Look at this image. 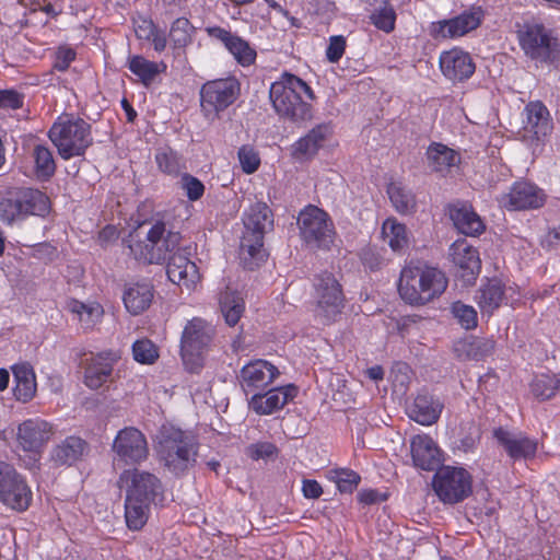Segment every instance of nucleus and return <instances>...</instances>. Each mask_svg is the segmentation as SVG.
Returning a JSON list of instances; mask_svg holds the SVG:
<instances>
[{
  "label": "nucleus",
  "instance_id": "f257e3e1",
  "mask_svg": "<svg viewBox=\"0 0 560 560\" xmlns=\"http://www.w3.org/2000/svg\"><path fill=\"white\" fill-rule=\"evenodd\" d=\"M269 100L279 118L293 124L304 122L313 116V89L300 77L283 71L270 84Z\"/></svg>",
  "mask_w": 560,
  "mask_h": 560
},
{
  "label": "nucleus",
  "instance_id": "f03ea898",
  "mask_svg": "<svg viewBox=\"0 0 560 560\" xmlns=\"http://www.w3.org/2000/svg\"><path fill=\"white\" fill-rule=\"evenodd\" d=\"M155 453L159 462L176 477L185 476L198 458L197 438L173 424H163L156 435Z\"/></svg>",
  "mask_w": 560,
  "mask_h": 560
},
{
  "label": "nucleus",
  "instance_id": "7ed1b4c3",
  "mask_svg": "<svg viewBox=\"0 0 560 560\" xmlns=\"http://www.w3.org/2000/svg\"><path fill=\"white\" fill-rule=\"evenodd\" d=\"M447 284L441 269L423 264L409 265L401 270L398 292L410 305H425L441 296Z\"/></svg>",
  "mask_w": 560,
  "mask_h": 560
},
{
  "label": "nucleus",
  "instance_id": "20e7f679",
  "mask_svg": "<svg viewBox=\"0 0 560 560\" xmlns=\"http://www.w3.org/2000/svg\"><path fill=\"white\" fill-rule=\"evenodd\" d=\"M244 232L241 240V252L244 267L254 270L267 257L264 238L268 230L273 228V215L265 202L252 205L243 214Z\"/></svg>",
  "mask_w": 560,
  "mask_h": 560
},
{
  "label": "nucleus",
  "instance_id": "39448f33",
  "mask_svg": "<svg viewBox=\"0 0 560 560\" xmlns=\"http://www.w3.org/2000/svg\"><path fill=\"white\" fill-rule=\"evenodd\" d=\"M182 234L166 230L163 220H156L144 240L131 238L128 245L133 258L145 265H163L184 247L180 246Z\"/></svg>",
  "mask_w": 560,
  "mask_h": 560
},
{
  "label": "nucleus",
  "instance_id": "423d86ee",
  "mask_svg": "<svg viewBox=\"0 0 560 560\" xmlns=\"http://www.w3.org/2000/svg\"><path fill=\"white\" fill-rule=\"evenodd\" d=\"M48 138L65 161L84 155L93 143L92 127L71 114L60 115L48 130Z\"/></svg>",
  "mask_w": 560,
  "mask_h": 560
},
{
  "label": "nucleus",
  "instance_id": "0eeeda50",
  "mask_svg": "<svg viewBox=\"0 0 560 560\" xmlns=\"http://www.w3.org/2000/svg\"><path fill=\"white\" fill-rule=\"evenodd\" d=\"M516 37L524 55L536 63H552L559 56V40L555 32L537 21L516 25Z\"/></svg>",
  "mask_w": 560,
  "mask_h": 560
},
{
  "label": "nucleus",
  "instance_id": "6e6552de",
  "mask_svg": "<svg viewBox=\"0 0 560 560\" xmlns=\"http://www.w3.org/2000/svg\"><path fill=\"white\" fill-rule=\"evenodd\" d=\"M299 235L303 244L312 249H329L336 232L326 211L308 205L298 215Z\"/></svg>",
  "mask_w": 560,
  "mask_h": 560
},
{
  "label": "nucleus",
  "instance_id": "1a4fd4ad",
  "mask_svg": "<svg viewBox=\"0 0 560 560\" xmlns=\"http://www.w3.org/2000/svg\"><path fill=\"white\" fill-rule=\"evenodd\" d=\"M200 108L208 119L233 105L241 95V82L234 75L208 80L200 88Z\"/></svg>",
  "mask_w": 560,
  "mask_h": 560
},
{
  "label": "nucleus",
  "instance_id": "9d476101",
  "mask_svg": "<svg viewBox=\"0 0 560 560\" xmlns=\"http://www.w3.org/2000/svg\"><path fill=\"white\" fill-rule=\"evenodd\" d=\"M314 315L324 325L337 319L345 307V295L339 281L329 272L317 276L314 283Z\"/></svg>",
  "mask_w": 560,
  "mask_h": 560
},
{
  "label": "nucleus",
  "instance_id": "9b49d317",
  "mask_svg": "<svg viewBox=\"0 0 560 560\" xmlns=\"http://www.w3.org/2000/svg\"><path fill=\"white\" fill-rule=\"evenodd\" d=\"M215 336V328L201 317H194L185 325L180 337V355L188 364L202 366L201 355L208 351Z\"/></svg>",
  "mask_w": 560,
  "mask_h": 560
},
{
  "label": "nucleus",
  "instance_id": "f8f14e48",
  "mask_svg": "<svg viewBox=\"0 0 560 560\" xmlns=\"http://www.w3.org/2000/svg\"><path fill=\"white\" fill-rule=\"evenodd\" d=\"M433 489L439 499L448 504L465 500L472 491V479L464 468L446 466L433 477Z\"/></svg>",
  "mask_w": 560,
  "mask_h": 560
},
{
  "label": "nucleus",
  "instance_id": "ddd939ff",
  "mask_svg": "<svg viewBox=\"0 0 560 560\" xmlns=\"http://www.w3.org/2000/svg\"><path fill=\"white\" fill-rule=\"evenodd\" d=\"M118 482L125 488L126 493L141 499V501L155 503L163 499V483L161 479L145 470L138 468L125 469Z\"/></svg>",
  "mask_w": 560,
  "mask_h": 560
},
{
  "label": "nucleus",
  "instance_id": "4468645a",
  "mask_svg": "<svg viewBox=\"0 0 560 560\" xmlns=\"http://www.w3.org/2000/svg\"><path fill=\"white\" fill-rule=\"evenodd\" d=\"M522 138L530 147L542 143L553 129L547 106L540 101L529 102L523 112Z\"/></svg>",
  "mask_w": 560,
  "mask_h": 560
},
{
  "label": "nucleus",
  "instance_id": "2eb2a0df",
  "mask_svg": "<svg viewBox=\"0 0 560 560\" xmlns=\"http://www.w3.org/2000/svg\"><path fill=\"white\" fill-rule=\"evenodd\" d=\"M113 452L126 465H137L148 459L149 446L145 435L135 427L119 430L113 441Z\"/></svg>",
  "mask_w": 560,
  "mask_h": 560
},
{
  "label": "nucleus",
  "instance_id": "dca6fc26",
  "mask_svg": "<svg viewBox=\"0 0 560 560\" xmlns=\"http://www.w3.org/2000/svg\"><path fill=\"white\" fill-rule=\"evenodd\" d=\"M280 376L279 369L264 359L250 360L240 371L238 382L246 395L265 392Z\"/></svg>",
  "mask_w": 560,
  "mask_h": 560
},
{
  "label": "nucleus",
  "instance_id": "f3484780",
  "mask_svg": "<svg viewBox=\"0 0 560 560\" xmlns=\"http://www.w3.org/2000/svg\"><path fill=\"white\" fill-rule=\"evenodd\" d=\"M55 434L54 425L39 417L24 420L18 425L16 444L24 452L39 455Z\"/></svg>",
  "mask_w": 560,
  "mask_h": 560
},
{
  "label": "nucleus",
  "instance_id": "a211bd4d",
  "mask_svg": "<svg viewBox=\"0 0 560 560\" xmlns=\"http://www.w3.org/2000/svg\"><path fill=\"white\" fill-rule=\"evenodd\" d=\"M483 11L480 7H470L460 14L440 20L431 24V35L435 39L462 37L476 30L482 22Z\"/></svg>",
  "mask_w": 560,
  "mask_h": 560
},
{
  "label": "nucleus",
  "instance_id": "6ab92c4d",
  "mask_svg": "<svg viewBox=\"0 0 560 560\" xmlns=\"http://www.w3.org/2000/svg\"><path fill=\"white\" fill-rule=\"evenodd\" d=\"M207 35L219 40L224 48L232 55L236 63L243 68H248L255 65L257 59V51L249 42L232 33L221 26H208L205 28Z\"/></svg>",
  "mask_w": 560,
  "mask_h": 560
},
{
  "label": "nucleus",
  "instance_id": "aec40b11",
  "mask_svg": "<svg viewBox=\"0 0 560 560\" xmlns=\"http://www.w3.org/2000/svg\"><path fill=\"white\" fill-rule=\"evenodd\" d=\"M455 273L465 284H472L481 269L478 250L465 238L455 241L448 250Z\"/></svg>",
  "mask_w": 560,
  "mask_h": 560
},
{
  "label": "nucleus",
  "instance_id": "412c9836",
  "mask_svg": "<svg viewBox=\"0 0 560 560\" xmlns=\"http://www.w3.org/2000/svg\"><path fill=\"white\" fill-rule=\"evenodd\" d=\"M299 393L294 384L268 387L248 399V407L259 416L272 415L292 401Z\"/></svg>",
  "mask_w": 560,
  "mask_h": 560
},
{
  "label": "nucleus",
  "instance_id": "4be33fe9",
  "mask_svg": "<svg viewBox=\"0 0 560 560\" xmlns=\"http://www.w3.org/2000/svg\"><path fill=\"white\" fill-rule=\"evenodd\" d=\"M119 359V353L114 350H104L85 359L83 380L85 386L96 390L112 381L114 366Z\"/></svg>",
  "mask_w": 560,
  "mask_h": 560
},
{
  "label": "nucleus",
  "instance_id": "5701e85b",
  "mask_svg": "<svg viewBox=\"0 0 560 560\" xmlns=\"http://www.w3.org/2000/svg\"><path fill=\"white\" fill-rule=\"evenodd\" d=\"M499 201L502 207L512 211L538 209L544 206L546 195L534 184L516 182L508 194L501 196Z\"/></svg>",
  "mask_w": 560,
  "mask_h": 560
},
{
  "label": "nucleus",
  "instance_id": "b1692460",
  "mask_svg": "<svg viewBox=\"0 0 560 560\" xmlns=\"http://www.w3.org/2000/svg\"><path fill=\"white\" fill-rule=\"evenodd\" d=\"M189 252L183 248L176 253L166 265V275L170 281L192 290L200 282L201 276L197 265L189 259Z\"/></svg>",
  "mask_w": 560,
  "mask_h": 560
},
{
  "label": "nucleus",
  "instance_id": "393cba45",
  "mask_svg": "<svg viewBox=\"0 0 560 560\" xmlns=\"http://www.w3.org/2000/svg\"><path fill=\"white\" fill-rule=\"evenodd\" d=\"M329 124H318L291 145L292 159L303 162L312 160L331 136Z\"/></svg>",
  "mask_w": 560,
  "mask_h": 560
},
{
  "label": "nucleus",
  "instance_id": "a878e982",
  "mask_svg": "<svg viewBox=\"0 0 560 560\" xmlns=\"http://www.w3.org/2000/svg\"><path fill=\"white\" fill-rule=\"evenodd\" d=\"M440 68L448 80L462 82L474 74L476 66L468 52L453 48L441 54Z\"/></svg>",
  "mask_w": 560,
  "mask_h": 560
},
{
  "label": "nucleus",
  "instance_id": "bb28decb",
  "mask_svg": "<svg viewBox=\"0 0 560 560\" xmlns=\"http://www.w3.org/2000/svg\"><path fill=\"white\" fill-rule=\"evenodd\" d=\"M413 465L422 470H435L442 463L441 451L429 435H416L410 441Z\"/></svg>",
  "mask_w": 560,
  "mask_h": 560
},
{
  "label": "nucleus",
  "instance_id": "cd10ccee",
  "mask_svg": "<svg viewBox=\"0 0 560 560\" xmlns=\"http://www.w3.org/2000/svg\"><path fill=\"white\" fill-rule=\"evenodd\" d=\"M154 293V287L148 280L126 283L122 294L125 308L135 316L142 314L152 304Z\"/></svg>",
  "mask_w": 560,
  "mask_h": 560
},
{
  "label": "nucleus",
  "instance_id": "c85d7f7f",
  "mask_svg": "<svg viewBox=\"0 0 560 560\" xmlns=\"http://www.w3.org/2000/svg\"><path fill=\"white\" fill-rule=\"evenodd\" d=\"M493 435L514 460L533 458L537 452V441L522 434L499 428L494 430Z\"/></svg>",
  "mask_w": 560,
  "mask_h": 560
},
{
  "label": "nucleus",
  "instance_id": "c756f323",
  "mask_svg": "<svg viewBox=\"0 0 560 560\" xmlns=\"http://www.w3.org/2000/svg\"><path fill=\"white\" fill-rule=\"evenodd\" d=\"M450 218L457 231L464 235L477 236L486 225L480 215L468 203L457 202L450 207Z\"/></svg>",
  "mask_w": 560,
  "mask_h": 560
},
{
  "label": "nucleus",
  "instance_id": "7c9ffc66",
  "mask_svg": "<svg viewBox=\"0 0 560 560\" xmlns=\"http://www.w3.org/2000/svg\"><path fill=\"white\" fill-rule=\"evenodd\" d=\"M13 374V396L18 401H31L37 390L36 374L28 362H19L11 366Z\"/></svg>",
  "mask_w": 560,
  "mask_h": 560
},
{
  "label": "nucleus",
  "instance_id": "2f4dec72",
  "mask_svg": "<svg viewBox=\"0 0 560 560\" xmlns=\"http://www.w3.org/2000/svg\"><path fill=\"white\" fill-rule=\"evenodd\" d=\"M135 35L139 40L149 43L156 54L167 48L166 32L147 15L138 14L131 19Z\"/></svg>",
  "mask_w": 560,
  "mask_h": 560
},
{
  "label": "nucleus",
  "instance_id": "473e14b6",
  "mask_svg": "<svg viewBox=\"0 0 560 560\" xmlns=\"http://www.w3.org/2000/svg\"><path fill=\"white\" fill-rule=\"evenodd\" d=\"M32 501V491L26 480L18 472L0 492V502L18 512L26 511Z\"/></svg>",
  "mask_w": 560,
  "mask_h": 560
},
{
  "label": "nucleus",
  "instance_id": "72a5a7b5",
  "mask_svg": "<svg viewBox=\"0 0 560 560\" xmlns=\"http://www.w3.org/2000/svg\"><path fill=\"white\" fill-rule=\"evenodd\" d=\"M443 404L430 394H419L408 408V416L422 425L435 423L443 410Z\"/></svg>",
  "mask_w": 560,
  "mask_h": 560
},
{
  "label": "nucleus",
  "instance_id": "f704fd0d",
  "mask_svg": "<svg viewBox=\"0 0 560 560\" xmlns=\"http://www.w3.org/2000/svg\"><path fill=\"white\" fill-rule=\"evenodd\" d=\"M197 28L186 16H179L170 24L167 36V46L174 55L184 52L188 46L194 43Z\"/></svg>",
  "mask_w": 560,
  "mask_h": 560
},
{
  "label": "nucleus",
  "instance_id": "c9c22d12",
  "mask_svg": "<svg viewBox=\"0 0 560 560\" xmlns=\"http://www.w3.org/2000/svg\"><path fill=\"white\" fill-rule=\"evenodd\" d=\"M88 443L80 436L71 435L57 444L51 451V458L57 465L71 466L88 452Z\"/></svg>",
  "mask_w": 560,
  "mask_h": 560
},
{
  "label": "nucleus",
  "instance_id": "e433bc0d",
  "mask_svg": "<svg viewBox=\"0 0 560 560\" xmlns=\"http://www.w3.org/2000/svg\"><path fill=\"white\" fill-rule=\"evenodd\" d=\"M126 67L144 86H150L155 78L167 69L164 61H151L142 55H130Z\"/></svg>",
  "mask_w": 560,
  "mask_h": 560
},
{
  "label": "nucleus",
  "instance_id": "4c0bfd02",
  "mask_svg": "<svg viewBox=\"0 0 560 560\" xmlns=\"http://www.w3.org/2000/svg\"><path fill=\"white\" fill-rule=\"evenodd\" d=\"M504 284L500 279H488L478 289L475 300L482 314H492L504 300Z\"/></svg>",
  "mask_w": 560,
  "mask_h": 560
},
{
  "label": "nucleus",
  "instance_id": "58836bf2",
  "mask_svg": "<svg viewBox=\"0 0 560 560\" xmlns=\"http://www.w3.org/2000/svg\"><path fill=\"white\" fill-rule=\"evenodd\" d=\"M427 160L432 172L445 174L459 162V156L453 149L434 142L427 150Z\"/></svg>",
  "mask_w": 560,
  "mask_h": 560
},
{
  "label": "nucleus",
  "instance_id": "ea45409f",
  "mask_svg": "<svg viewBox=\"0 0 560 560\" xmlns=\"http://www.w3.org/2000/svg\"><path fill=\"white\" fill-rule=\"evenodd\" d=\"M67 308L77 316L84 329H92L101 322L104 315V308L98 302L83 303L79 300L71 299L67 303Z\"/></svg>",
  "mask_w": 560,
  "mask_h": 560
},
{
  "label": "nucleus",
  "instance_id": "a19ab883",
  "mask_svg": "<svg viewBox=\"0 0 560 560\" xmlns=\"http://www.w3.org/2000/svg\"><path fill=\"white\" fill-rule=\"evenodd\" d=\"M19 192L27 218L31 215L45 218L49 214L51 202L44 191L36 188H19Z\"/></svg>",
  "mask_w": 560,
  "mask_h": 560
},
{
  "label": "nucleus",
  "instance_id": "79ce46f5",
  "mask_svg": "<svg viewBox=\"0 0 560 560\" xmlns=\"http://www.w3.org/2000/svg\"><path fill=\"white\" fill-rule=\"evenodd\" d=\"M151 504L126 493L125 518L129 529L140 530L147 524Z\"/></svg>",
  "mask_w": 560,
  "mask_h": 560
},
{
  "label": "nucleus",
  "instance_id": "37998d69",
  "mask_svg": "<svg viewBox=\"0 0 560 560\" xmlns=\"http://www.w3.org/2000/svg\"><path fill=\"white\" fill-rule=\"evenodd\" d=\"M387 194L393 207L401 214H409L416 211V196L402 183L392 182L387 187Z\"/></svg>",
  "mask_w": 560,
  "mask_h": 560
},
{
  "label": "nucleus",
  "instance_id": "c03bdc74",
  "mask_svg": "<svg viewBox=\"0 0 560 560\" xmlns=\"http://www.w3.org/2000/svg\"><path fill=\"white\" fill-rule=\"evenodd\" d=\"M34 174L37 179L49 180L56 173V162L51 150L44 144H36L32 152Z\"/></svg>",
  "mask_w": 560,
  "mask_h": 560
},
{
  "label": "nucleus",
  "instance_id": "a18cd8bd",
  "mask_svg": "<svg viewBox=\"0 0 560 560\" xmlns=\"http://www.w3.org/2000/svg\"><path fill=\"white\" fill-rule=\"evenodd\" d=\"M27 212L16 189L0 200V221L7 225H13L16 222L24 221Z\"/></svg>",
  "mask_w": 560,
  "mask_h": 560
},
{
  "label": "nucleus",
  "instance_id": "49530a36",
  "mask_svg": "<svg viewBox=\"0 0 560 560\" xmlns=\"http://www.w3.org/2000/svg\"><path fill=\"white\" fill-rule=\"evenodd\" d=\"M382 234L394 252H402L409 246V235L405 224L396 219H386L382 226Z\"/></svg>",
  "mask_w": 560,
  "mask_h": 560
},
{
  "label": "nucleus",
  "instance_id": "de8ad7c7",
  "mask_svg": "<svg viewBox=\"0 0 560 560\" xmlns=\"http://www.w3.org/2000/svg\"><path fill=\"white\" fill-rule=\"evenodd\" d=\"M220 308L225 323L235 326L245 311V302L236 292H224L220 299Z\"/></svg>",
  "mask_w": 560,
  "mask_h": 560
},
{
  "label": "nucleus",
  "instance_id": "09e8293b",
  "mask_svg": "<svg viewBox=\"0 0 560 560\" xmlns=\"http://www.w3.org/2000/svg\"><path fill=\"white\" fill-rule=\"evenodd\" d=\"M155 163L162 173L173 177L186 168L183 156L170 147L156 151Z\"/></svg>",
  "mask_w": 560,
  "mask_h": 560
},
{
  "label": "nucleus",
  "instance_id": "8fccbe9b",
  "mask_svg": "<svg viewBox=\"0 0 560 560\" xmlns=\"http://www.w3.org/2000/svg\"><path fill=\"white\" fill-rule=\"evenodd\" d=\"M396 12L387 0H382V5L375 9L369 16L370 22L380 31L389 34L395 30Z\"/></svg>",
  "mask_w": 560,
  "mask_h": 560
},
{
  "label": "nucleus",
  "instance_id": "3c124183",
  "mask_svg": "<svg viewBox=\"0 0 560 560\" xmlns=\"http://www.w3.org/2000/svg\"><path fill=\"white\" fill-rule=\"evenodd\" d=\"M559 386L560 381L548 374L536 375L530 384L532 393L541 400L555 396Z\"/></svg>",
  "mask_w": 560,
  "mask_h": 560
},
{
  "label": "nucleus",
  "instance_id": "603ef678",
  "mask_svg": "<svg viewBox=\"0 0 560 560\" xmlns=\"http://www.w3.org/2000/svg\"><path fill=\"white\" fill-rule=\"evenodd\" d=\"M132 357L138 363L153 364L159 359V350L150 339L142 338L133 342Z\"/></svg>",
  "mask_w": 560,
  "mask_h": 560
},
{
  "label": "nucleus",
  "instance_id": "864d4df0",
  "mask_svg": "<svg viewBox=\"0 0 560 560\" xmlns=\"http://www.w3.org/2000/svg\"><path fill=\"white\" fill-rule=\"evenodd\" d=\"M237 159L243 173L250 175L260 167L259 152L250 144H243L237 150Z\"/></svg>",
  "mask_w": 560,
  "mask_h": 560
},
{
  "label": "nucleus",
  "instance_id": "5fc2aeb1",
  "mask_svg": "<svg viewBox=\"0 0 560 560\" xmlns=\"http://www.w3.org/2000/svg\"><path fill=\"white\" fill-rule=\"evenodd\" d=\"M452 314L465 329H472L477 326V312L470 306L462 302H454L452 304Z\"/></svg>",
  "mask_w": 560,
  "mask_h": 560
},
{
  "label": "nucleus",
  "instance_id": "6e6d98bb",
  "mask_svg": "<svg viewBox=\"0 0 560 560\" xmlns=\"http://www.w3.org/2000/svg\"><path fill=\"white\" fill-rule=\"evenodd\" d=\"M180 187L189 201H198L206 190L203 183L189 173L182 174Z\"/></svg>",
  "mask_w": 560,
  "mask_h": 560
},
{
  "label": "nucleus",
  "instance_id": "4d7b16f0",
  "mask_svg": "<svg viewBox=\"0 0 560 560\" xmlns=\"http://www.w3.org/2000/svg\"><path fill=\"white\" fill-rule=\"evenodd\" d=\"M75 58L77 51L72 47L61 45L54 54L52 69L59 72H66Z\"/></svg>",
  "mask_w": 560,
  "mask_h": 560
},
{
  "label": "nucleus",
  "instance_id": "13d9d810",
  "mask_svg": "<svg viewBox=\"0 0 560 560\" xmlns=\"http://www.w3.org/2000/svg\"><path fill=\"white\" fill-rule=\"evenodd\" d=\"M326 478L335 483L340 493H350V470L347 468H331L326 471Z\"/></svg>",
  "mask_w": 560,
  "mask_h": 560
},
{
  "label": "nucleus",
  "instance_id": "bf43d9fd",
  "mask_svg": "<svg viewBox=\"0 0 560 560\" xmlns=\"http://www.w3.org/2000/svg\"><path fill=\"white\" fill-rule=\"evenodd\" d=\"M24 105V95L14 89L0 90V108L16 110Z\"/></svg>",
  "mask_w": 560,
  "mask_h": 560
},
{
  "label": "nucleus",
  "instance_id": "052dcab7",
  "mask_svg": "<svg viewBox=\"0 0 560 560\" xmlns=\"http://www.w3.org/2000/svg\"><path fill=\"white\" fill-rule=\"evenodd\" d=\"M249 456L255 459H267L278 455V447L271 442H258L248 447Z\"/></svg>",
  "mask_w": 560,
  "mask_h": 560
},
{
  "label": "nucleus",
  "instance_id": "680f3d73",
  "mask_svg": "<svg viewBox=\"0 0 560 560\" xmlns=\"http://www.w3.org/2000/svg\"><path fill=\"white\" fill-rule=\"evenodd\" d=\"M347 40L341 35H335L329 38V44L326 49V57L330 62H337L345 54Z\"/></svg>",
  "mask_w": 560,
  "mask_h": 560
},
{
  "label": "nucleus",
  "instance_id": "e2e57ef3",
  "mask_svg": "<svg viewBox=\"0 0 560 560\" xmlns=\"http://www.w3.org/2000/svg\"><path fill=\"white\" fill-rule=\"evenodd\" d=\"M359 257L363 266L372 271L378 269L382 265V257L373 247L363 248Z\"/></svg>",
  "mask_w": 560,
  "mask_h": 560
},
{
  "label": "nucleus",
  "instance_id": "0e129e2a",
  "mask_svg": "<svg viewBox=\"0 0 560 560\" xmlns=\"http://www.w3.org/2000/svg\"><path fill=\"white\" fill-rule=\"evenodd\" d=\"M470 351H474L475 358H482L492 353L494 349V341L488 339H476L469 343Z\"/></svg>",
  "mask_w": 560,
  "mask_h": 560
},
{
  "label": "nucleus",
  "instance_id": "69168bd1",
  "mask_svg": "<svg viewBox=\"0 0 560 560\" xmlns=\"http://www.w3.org/2000/svg\"><path fill=\"white\" fill-rule=\"evenodd\" d=\"M302 493L306 499H318L323 494L322 486L314 479H304Z\"/></svg>",
  "mask_w": 560,
  "mask_h": 560
},
{
  "label": "nucleus",
  "instance_id": "338daca9",
  "mask_svg": "<svg viewBox=\"0 0 560 560\" xmlns=\"http://www.w3.org/2000/svg\"><path fill=\"white\" fill-rule=\"evenodd\" d=\"M98 242L102 246H106L118 238V230L114 225H106L98 232Z\"/></svg>",
  "mask_w": 560,
  "mask_h": 560
},
{
  "label": "nucleus",
  "instance_id": "774afa93",
  "mask_svg": "<svg viewBox=\"0 0 560 560\" xmlns=\"http://www.w3.org/2000/svg\"><path fill=\"white\" fill-rule=\"evenodd\" d=\"M409 366L405 363H397L392 369V374L394 375V382H399L400 385H404L408 380Z\"/></svg>",
  "mask_w": 560,
  "mask_h": 560
}]
</instances>
